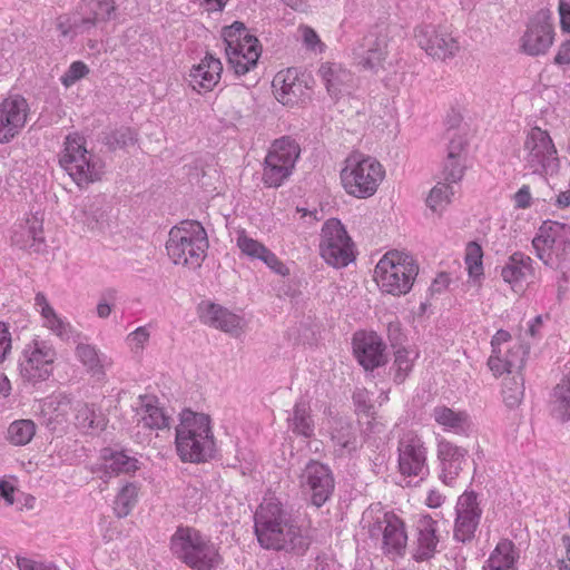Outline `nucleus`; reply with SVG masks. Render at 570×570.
<instances>
[{
    "label": "nucleus",
    "instance_id": "53",
    "mask_svg": "<svg viewBox=\"0 0 570 570\" xmlns=\"http://www.w3.org/2000/svg\"><path fill=\"white\" fill-rule=\"evenodd\" d=\"M150 333L146 326H139L127 335L126 342L131 351L141 352L148 343Z\"/></svg>",
    "mask_w": 570,
    "mask_h": 570
},
{
    "label": "nucleus",
    "instance_id": "59",
    "mask_svg": "<svg viewBox=\"0 0 570 570\" xmlns=\"http://www.w3.org/2000/svg\"><path fill=\"white\" fill-rule=\"evenodd\" d=\"M16 564L19 570H56L52 566L38 562L30 558L17 556Z\"/></svg>",
    "mask_w": 570,
    "mask_h": 570
},
{
    "label": "nucleus",
    "instance_id": "50",
    "mask_svg": "<svg viewBox=\"0 0 570 570\" xmlns=\"http://www.w3.org/2000/svg\"><path fill=\"white\" fill-rule=\"evenodd\" d=\"M236 245L242 254L253 259H259L267 249L263 243L250 237L245 229L237 232Z\"/></svg>",
    "mask_w": 570,
    "mask_h": 570
},
{
    "label": "nucleus",
    "instance_id": "56",
    "mask_svg": "<svg viewBox=\"0 0 570 570\" xmlns=\"http://www.w3.org/2000/svg\"><path fill=\"white\" fill-rule=\"evenodd\" d=\"M184 175L189 178H199L212 175V168L205 165V160L203 158H193L190 163L184 165Z\"/></svg>",
    "mask_w": 570,
    "mask_h": 570
},
{
    "label": "nucleus",
    "instance_id": "51",
    "mask_svg": "<svg viewBox=\"0 0 570 570\" xmlns=\"http://www.w3.org/2000/svg\"><path fill=\"white\" fill-rule=\"evenodd\" d=\"M343 187L347 194L357 197L366 198L372 196L377 190L376 180H342Z\"/></svg>",
    "mask_w": 570,
    "mask_h": 570
},
{
    "label": "nucleus",
    "instance_id": "47",
    "mask_svg": "<svg viewBox=\"0 0 570 570\" xmlns=\"http://www.w3.org/2000/svg\"><path fill=\"white\" fill-rule=\"evenodd\" d=\"M137 142V132L129 127H120L104 136V144L109 150L127 149Z\"/></svg>",
    "mask_w": 570,
    "mask_h": 570
},
{
    "label": "nucleus",
    "instance_id": "28",
    "mask_svg": "<svg viewBox=\"0 0 570 570\" xmlns=\"http://www.w3.org/2000/svg\"><path fill=\"white\" fill-rule=\"evenodd\" d=\"M387 40L383 35L370 32L362 43L353 50L354 59L365 69H375L386 56Z\"/></svg>",
    "mask_w": 570,
    "mask_h": 570
},
{
    "label": "nucleus",
    "instance_id": "24",
    "mask_svg": "<svg viewBox=\"0 0 570 570\" xmlns=\"http://www.w3.org/2000/svg\"><path fill=\"white\" fill-rule=\"evenodd\" d=\"M276 99L284 106H295L303 101L306 95V86L298 78L295 68L278 71L272 82Z\"/></svg>",
    "mask_w": 570,
    "mask_h": 570
},
{
    "label": "nucleus",
    "instance_id": "22",
    "mask_svg": "<svg viewBox=\"0 0 570 570\" xmlns=\"http://www.w3.org/2000/svg\"><path fill=\"white\" fill-rule=\"evenodd\" d=\"M481 509L474 492H464L458 499L454 538L465 542L475 533L481 518Z\"/></svg>",
    "mask_w": 570,
    "mask_h": 570
},
{
    "label": "nucleus",
    "instance_id": "36",
    "mask_svg": "<svg viewBox=\"0 0 570 570\" xmlns=\"http://www.w3.org/2000/svg\"><path fill=\"white\" fill-rule=\"evenodd\" d=\"M551 415L560 422L570 421V373L552 389L549 397Z\"/></svg>",
    "mask_w": 570,
    "mask_h": 570
},
{
    "label": "nucleus",
    "instance_id": "12",
    "mask_svg": "<svg viewBox=\"0 0 570 570\" xmlns=\"http://www.w3.org/2000/svg\"><path fill=\"white\" fill-rule=\"evenodd\" d=\"M532 245L537 256L546 265L552 266L570 254V227L557 222L544 224Z\"/></svg>",
    "mask_w": 570,
    "mask_h": 570
},
{
    "label": "nucleus",
    "instance_id": "44",
    "mask_svg": "<svg viewBox=\"0 0 570 570\" xmlns=\"http://www.w3.org/2000/svg\"><path fill=\"white\" fill-rule=\"evenodd\" d=\"M464 264L469 277L475 286L480 287L483 278V250L478 243H468L465 247Z\"/></svg>",
    "mask_w": 570,
    "mask_h": 570
},
{
    "label": "nucleus",
    "instance_id": "26",
    "mask_svg": "<svg viewBox=\"0 0 570 570\" xmlns=\"http://www.w3.org/2000/svg\"><path fill=\"white\" fill-rule=\"evenodd\" d=\"M501 276L513 292H523L524 284L534 277L533 261L530 256L515 252L502 267Z\"/></svg>",
    "mask_w": 570,
    "mask_h": 570
},
{
    "label": "nucleus",
    "instance_id": "14",
    "mask_svg": "<svg viewBox=\"0 0 570 570\" xmlns=\"http://www.w3.org/2000/svg\"><path fill=\"white\" fill-rule=\"evenodd\" d=\"M301 154L295 139L283 136L275 139L265 157V175L268 178H288Z\"/></svg>",
    "mask_w": 570,
    "mask_h": 570
},
{
    "label": "nucleus",
    "instance_id": "21",
    "mask_svg": "<svg viewBox=\"0 0 570 570\" xmlns=\"http://www.w3.org/2000/svg\"><path fill=\"white\" fill-rule=\"evenodd\" d=\"M436 455L441 466L440 479L444 484L453 485L466 464L468 450L441 438L438 441Z\"/></svg>",
    "mask_w": 570,
    "mask_h": 570
},
{
    "label": "nucleus",
    "instance_id": "48",
    "mask_svg": "<svg viewBox=\"0 0 570 570\" xmlns=\"http://www.w3.org/2000/svg\"><path fill=\"white\" fill-rule=\"evenodd\" d=\"M452 187L446 181H438L426 198L428 207L434 213H441L451 203Z\"/></svg>",
    "mask_w": 570,
    "mask_h": 570
},
{
    "label": "nucleus",
    "instance_id": "34",
    "mask_svg": "<svg viewBox=\"0 0 570 570\" xmlns=\"http://www.w3.org/2000/svg\"><path fill=\"white\" fill-rule=\"evenodd\" d=\"M75 424L83 433L98 434L107 426V417L92 404L79 403L75 406Z\"/></svg>",
    "mask_w": 570,
    "mask_h": 570
},
{
    "label": "nucleus",
    "instance_id": "25",
    "mask_svg": "<svg viewBox=\"0 0 570 570\" xmlns=\"http://www.w3.org/2000/svg\"><path fill=\"white\" fill-rule=\"evenodd\" d=\"M77 14L76 28L89 31L116 17L115 0H81Z\"/></svg>",
    "mask_w": 570,
    "mask_h": 570
},
{
    "label": "nucleus",
    "instance_id": "27",
    "mask_svg": "<svg viewBox=\"0 0 570 570\" xmlns=\"http://www.w3.org/2000/svg\"><path fill=\"white\" fill-rule=\"evenodd\" d=\"M222 72V61L212 53H206L200 62L190 70V86L198 92L202 90L210 91L219 82Z\"/></svg>",
    "mask_w": 570,
    "mask_h": 570
},
{
    "label": "nucleus",
    "instance_id": "32",
    "mask_svg": "<svg viewBox=\"0 0 570 570\" xmlns=\"http://www.w3.org/2000/svg\"><path fill=\"white\" fill-rule=\"evenodd\" d=\"M416 530L417 543L414 557L416 560L430 559L434 554L439 542L436 521L430 515H422L417 521Z\"/></svg>",
    "mask_w": 570,
    "mask_h": 570
},
{
    "label": "nucleus",
    "instance_id": "23",
    "mask_svg": "<svg viewBox=\"0 0 570 570\" xmlns=\"http://www.w3.org/2000/svg\"><path fill=\"white\" fill-rule=\"evenodd\" d=\"M200 321L230 335H239L244 328V320L227 308L212 303L202 302L198 305Z\"/></svg>",
    "mask_w": 570,
    "mask_h": 570
},
{
    "label": "nucleus",
    "instance_id": "8",
    "mask_svg": "<svg viewBox=\"0 0 570 570\" xmlns=\"http://www.w3.org/2000/svg\"><path fill=\"white\" fill-rule=\"evenodd\" d=\"M446 130L449 145L443 164L444 178H463L472 167V158L469 156L470 130L462 122L459 115L450 117Z\"/></svg>",
    "mask_w": 570,
    "mask_h": 570
},
{
    "label": "nucleus",
    "instance_id": "3",
    "mask_svg": "<svg viewBox=\"0 0 570 570\" xmlns=\"http://www.w3.org/2000/svg\"><path fill=\"white\" fill-rule=\"evenodd\" d=\"M420 273L417 261L404 250H387L377 261L373 281L383 295L402 297L414 287Z\"/></svg>",
    "mask_w": 570,
    "mask_h": 570
},
{
    "label": "nucleus",
    "instance_id": "52",
    "mask_svg": "<svg viewBox=\"0 0 570 570\" xmlns=\"http://www.w3.org/2000/svg\"><path fill=\"white\" fill-rule=\"evenodd\" d=\"M89 73L88 66L82 61H73L67 71L61 76V82L66 87H70L81 78Z\"/></svg>",
    "mask_w": 570,
    "mask_h": 570
},
{
    "label": "nucleus",
    "instance_id": "29",
    "mask_svg": "<svg viewBox=\"0 0 570 570\" xmlns=\"http://www.w3.org/2000/svg\"><path fill=\"white\" fill-rule=\"evenodd\" d=\"M75 411L72 400L66 394H55L41 402L40 416L51 430L66 424L70 413Z\"/></svg>",
    "mask_w": 570,
    "mask_h": 570
},
{
    "label": "nucleus",
    "instance_id": "19",
    "mask_svg": "<svg viewBox=\"0 0 570 570\" xmlns=\"http://www.w3.org/2000/svg\"><path fill=\"white\" fill-rule=\"evenodd\" d=\"M302 488L309 493L312 504L320 508L333 493L334 478L326 465L313 461L303 472Z\"/></svg>",
    "mask_w": 570,
    "mask_h": 570
},
{
    "label": "nucleus",
    "instance_id": "62",
    "mask_svg": "<svg viewBox=\"0 0 570 570\" xmlns=\"http://www.w3.org/2000/svg\"><path fill=\"white\" fill-rule=\"evenodd\" d=\"M332 440L341 448H347L352 441L351 426L341 424L340 433L333 434Z\"/></svg>",
    "mask_w": 570,
    "mask_h": 570
},
{
    "label": "nucleus",
    "instance_id": "4",
    "mask_svg": "<svg viewBox=\"0 0 570 570\" xmlns=\"http://www.w3.org/2000/svg\"><path fill=\"white\" fill-rule=\"evenodd\" d=\"M170 551L191 570H214L222 563L219 548L199 530L178 527L170 537Z\"/></svg>",
    "mask_w": 570,
    "mask_h": 570
},
{
    "label": "nucleus",
    "instance_id": "46",
    "mask_svg": "<svg viewBox=\"0 0 570 570\" xmlns=\"http://www.w3.org/2000/svg\"><path fill=\"white\" fill-rule=\"evenodd\" d=\"M139 488L134 483L124 485L114 501V512L118 518L129 515L138 500Z\"/></svg>",
    "mask_w": 570,
    "mask_h": 570
},
{
    "label": "nucleus",
    "instance_id": "17",
    "mask_svg": "<svg viewBox=\"0 0 570 570\" xmlns=\"http://www.w3.org/2000/svg\"><path fill=\"white\" fill-rule=\"evenodd\" d=\"M353 354L366 371L385 365L386 344L374 331H357L352 338Z\"/></svg>",
    "mask_w": 570,
    "mask_h": 570
},
{
    "label": "nucleus",
    "instance_id": "54",
    "mask_svg": "<svg viewBox=\"0 0 570 570\" xmlns=\"http://www.w3.org/2000/svg\"><path fill=\"white\" fill-rule=\"evenodd\" d=\"M259 261L265 263L266 266L271 268V271H273L275 274H278L281 276L289 275V268L269 248L265 250Z\"/></svg>",
    "mask_w": 570,
    "mask_h": 570
},
{
    "label": "nucleus",
    "instance_id": "39",
    "mask_svg": "<svg viewBox=\"0 0 570 570\" xmlns=\"http://www.w3.org/2000/svg\"><path fill=\"white\" fill-rule=\"evenodd\" d=\"M137 415L139 424L149 430H161L169 425V417L154 397L145 396L141 399Z\"/></svg>",
    "mask_w": 570,
    "mask_h": 570
},
{
    "label": "nucleus",
    "instance_id": "60",
    "mask_svg": "<svg viewBox=\"0 0 570 570\" xmlns=\"http://www.w3.org/2000/svg\"><path fill=\"white\" fill-rule=\"evenodd\" d=\"M450 283H451V278L448 273H444V272L439 273L435 276V278L432 281V283L429 287V292L432 296L442 294L448 289Z\"/></svg>",
    "mask_w": 570,
    "mask_h": 570
},
{
    "label": "nucleus",
    "instance_id": "58",
    "mask_svg": "<svg viewBox=\"0 0 570 570\" xmlns=\"http://www.w3.org/2000/svg\"><path fill=\"white\" fill-rule=\"evenodd\" d=\"M12 350V337L7 323L0 322V364L3 363Z\"/></svg>",
    "mask_w": 570,
    "mask_h": 570
},
{
    "label": "nucleus",
    "instance_id": "35",
    "mask_svg": "<svg viewBox=\"0 0 570 570\" xmlns=\"http://www.w3.org/2000/svg\"><path fill=\"white\" fill-rule=\"evenodd\" d=\"M12 243L20 248H32L43 242L42 220L37 216L28 217L19 223L12 234Z\"/></svg>",
    "mask_w": 570,
    "mask_h": 570
},
{
    "label": "nucleus",
    "instance_id": "7",
    "mask_svg": "<svg viewBox=\"0 0 570 570\" xmlns=\"http://www.w3.org/2000/svg\"><path fill=\"white\" fill-rule=\"evenodd\" d=\"M525 175L552 177L559 175L560 159L557 148L547 130L532 127L524 140Z\"/></svg>",
    "mask_w": 570,
    "mask_h": 570
},
{
    "label": "nucleus",
    "instance_id": "16",
    "mask_svg": "<svg viewBox=\"0 0 570 570\" xmlns=\"http://www.w3.org/2000/svg\"><path fill=\"white\" fill-rule=\"evenodd\" d=\"M29 104L20 95H10L0 101V144L14 139L23 129Z\"/></svg>",
    "mask_w": 570,
    "mask_h": 570
},
{
    "label": "nucleus",
    "instance_id": "33",
    "mask_svg": "<svg viewBox=\"0 0 570 570\" xmlns=\"http://www.w3.org/2000/svg\"><path fill=\"white\" fill-rule=\"evenodd\" d=\"M435 423L445 432L465 433L471 426L470 415L465 411H455L445 405H438L432 411Z\"/></svg>",
    "mask_w": 570,
    "mask_h": 570
},
{
    "label": "nucleus",
    "instance_id": "2",
    "mask_svg": "<svg viewBox=\"0 0 570 570\" xmlns=\"http://www.w3.org/2000/svg\"><path fill=\"white\" fill-rule=\"evenodd\" d=\"M175 448L183 462L204 463L213 458L215 436L209 415L184 410L176 426Z\"/></svg>",
    "mask_w": 570,
    "mask_h": 570
},
{
    "label": "nucleus",
    "instance_id": "61",
    "mask_svg": "<svg viewBox=\"0 0 570 570\" xmlns=\"http://www.w3.org/2000/svg\"><path fill=\"white\" fill-rule=\"evenodd\" d=\"M558 11L562 32L570 33V3L566 0H560Z\"/></svg>",
    "mask_w": 570,
    "mask_h": 570
},
{
    "label": "nucleus",
    "instance_id": "11",
    "mask_svg": "<svg viewBox=\"0 0 570 570\" xmlns=\"http://www.w3.org/2000/svg\"><path fill=\"white\" fill-rule=\"evenodd\" d=\"M59 164L70 178H100L105 174V163L98 157L88 156L80 137H67Z\"/></svg>",
    "mask_w": 570,
    "mask_h": 570
},
{
    "label": "nucleus",
    "instance_id": "64",
    "mask_svg": "<svg viewBox=\"0 0 570 570\" xmlns=\"http://www.w3.org/2000/svg\"><path fill=\"white\" fill-rule=\"evenodd\" d=\"M562 546L564 548V553L558 560L560 570H570V537L563 535Z\"/></svg>",
    "mask_w": 570,
    "mask_h": 570
},
{
    "label": "nucleus",
    "instance_id": "45",
    "mask_svg": "<svg viewBox=\"0 0 570 570\" xmlns=\"http://www.w3.org/2000/svg\"><path fill=\"white\" fill-rule=\"evenodd\" d=\"M289 426L295 434L304 438H311L314 434V422L307 403L298 402L294 405Z\"/></svg>",
    "mask_w": 570,
    "mask_h": 570
},
{
    "label": "nucleus",
    "instance_id": "57",
    "mask_svg": "<svg viewBox=\"0 0 570 570\" xmlns=\"http://www.w3.org/2000/svg\"><path fill=\"white\" fill-rule=\"evenodd\" d=\"M79 21V16L77 12L72 18L69 17H59L57 22V29L59 30L60 35L63 37H73L79 33L87 32L86 30H80L76 28V23Z\"/></svg>",
    "mask_w": 570,
    "mask_h": 570
},
{
    "label": "nucleus",
    "instance_id": "9",
    "mask_svg": "<svg viewBox=\"0 0 570 570\" xmlns=\"http://www.w3.org/2000/svg\"><path fill=\"white\" fill-rule=\"evenodd\" d=\"M320 254L328 265L336 268L345 267L355 259L354 243L338 219H328L323 225Z\"/></svg>",
    "mask_w": 570,
    "mask_h": 570
},
{
    "label": "nucleus",
    "instance_id": "40",
    "mask_svg": "<svg viewBox=\"0 0 570 570\" xmlns=\"http://www.w3.org/2000/svg\"><path fill=\"white\" fill-rule=\"evenodd\" d=\"M35 304L40 312L45 327L60 337L68 334L70 324L55 312L42 293H38L36 295Z\"/></svg>",
    "mask_w": 570,
    "mask_h": 570
},
{
    "label": "nucleus",
    "instance_id": "6",
    "mask_svg": "<svg viewBox=\"0 0 570 570\" xmlns=\"http://www.w3.org/2000/svg\"><path fill=\"white\" fill-rule=\"evenodd\" d=\"M222 37L228 65L237 76L246 75L256 67L262 47L243 22L235 21L224 27Z\"/></svg>",
    "mask_w": 570,
    "mask_h": 570
},
{
    "label": "nucleus",
    "instance_id": "43",
    "mask_svg": "<svg viewBox=\"0 0 570 570\" xmlns=\"http://www.w3.org/2000/svg\"><path fill=\"white\" fill-rule=\"evenodd\" d=\"M523 364V352L520 347L513 351V358H504L503 348L492 350L488 365L495 376L510 373L514 368L521 367Z\"/></svg>",
    "mask_w": 570,
    "mask_h": 570
},
{
    "label": "nucleus",
    "instance_id": "42",
    "mask_svg": "<svg viewBox=\"0 0 570 570\" xmlns=\"http://www.w3.org/2000/svg\"><path fill=\"white\" fill-rule=\"evenodd\" d=\"M37 433V424L30 419H18L12 421L6 431V441L13 446L29 444Z\"/></svg>",
    "mask_w": 570,
    "mask_h": 570
},
{
    "label": "nucleus",
    "instance_id": "5",
    "mask_svg": "<svg viewBox=\"0 0 570 570\" xmlns=\"http://www.w3.org/2000/svg\"><path fill=\"white\" fill-rule=\"evenodd\" d=\"M208 246L204 226L196 220H183L170 229L166 250L174 264L196 268L205 259Z\"/></svg>",
    "mask_w": 570,
    "mask_h": 570
},
{
    "label": "nucleus",
    "instance_id": "49",
    "mask_svg": "<svg viewBox=\"0 0 570 570\" xmlns=\"http://www.w3.org/2000/svg\"><path fill=\"white\" fill-rule=\"evenodd\" d=\"M419 354L406 347H400L395 351L394 366L396 368L395 379L400 382L404 381L412 371Z\"/></svg>",
    "mask_w": 570,
    "mask_h": 570
},
{
    "label": "nucleus",
    "instance_id": "63",
    "mask_svg": "<svg viewBox=\"0 0 570 570\" xmlns=\"http://www.w3.org/2000/svg\"><path fill=\"white\" fill-rule=\"evenodd\" d=\"M554 62L560 66L570 65V38L560 45Z\"/></svg>",
    "mask_w": 570,
    "mask_h": 570
},
{
    "label": "nucleus",
    "instance_id": "38",
    "mask_svg": "<svg viewBox=\"0 0 570 570\" xmlns=\"http://www.w3.org/2000/svg\"><path fill=\"white\" fill-rule=\"evenodd\" d=\"M518 559L515 544L509 539H502L491 552L485 570H517Z\"/></svg>",
    "mask_w": 570,
    "mask_h": 570
},
{
    "label": "nucleus",
    "instance_id": "15",
    "mask_svg": "<svg viewBox=\"0 0 570 570\" xmlns=\"http://www.w3.org/2000/svg\"><path fill=\"white\" fill-rule=\"evenodd\" d=\"M370 533L372 537H382L384 553L403 554L407 543V533L404 521L396 513L392 511L382 513L370 527Z\"/></svg>",
    "mask_w": 570,
    "mask_h": 570
},
{
    "label": "nucleus",
    "instance_id": "30",
    "mask_svg": "<svg viewBox=\"0 0 570 570\" xmlns=\"http://www.w3.org/2000/svg\"><path fill=\"white\" fill-rule=\"evenodd\" d=\"M384 175L379 160L360 151L351 153L341 170V178H384Z\"/></svg>",
    "mask_w": 570,
    "mask_h": 570
},
{
    "label": "nucleus",
    "instance_id": "31",
    "mask_svg": "<svg viewBox=\"0 0 570 570\" xmlns=\"http://www.w3.org/2000/svg\"><path fill=\"white\" fill-rule=\"evenodd\" d=\"M318 76L332 97L337 98L351 92L353 75L341 63L328 61L322 63L318 69Z\"/></svg>",
    "mask_w": 570,
    "mask_h": 570
},
{
    "label": "nucleus",
    "instance_id": "37",
    "mask_svg": "<svg viewBox=\"0 0 570 570\" xmlns=\"http://www.w3.org/2000/svg\"><path fill=\"white\" fill-rule=\"evenodd\" d=\"M100 470L107 475H117L119 473H131L138 469V461L124 452L104 449L99 456Z\"/></svg>",
    "mask_w": 570,
    "mask_h": 570
},
{
    "label": "nucleus",
    "instance_id": "41",
    "mask_svg": "<svg viewBox=\"0 0 570 570\" xmlns=\"http://www.w3.org/2000/svg\"><path fill=\"white\" fill-rule=\"evenodd\" d=\"M75 355L91 375L101 376L105 374V368L108 363L96 346L85 343L78 344L75 350Z\"/></svg>",
    "mask_w": 570,
    "mask_h": 570
},
{
    "label": "nucleus",
    "instance_id": "18",
    "mask_svg": "<svg viewBox=\"0 0 570 570\" xmlns=\"http://www.w3.org/2000/svg\"><path fill=\"white\" fill-rule=\"evenodd\" d=\"M415 38L429 56L440 60L452 58L459 51L458 40L445 30L432 24L417 27Z\"/></svg>",
    "mask_w": 570,
    "mask_h": 570
},
{
    "label": "nucleus",
    "instance_id": "20",
    "mask_svg": "<svg viewBox=\"0 0 570 570\" xmlns=\"http://www.w3.org/2000/svg\"><path fill=\"white\" fill-rule=\"evenodd\" d=\"M399 471L403 476L423 478L426 472V449L424 442L414 434L404 436L399 443Z\"/></svg>",
    "mask_w": 570,
    "mask_h": 570
},
{
    "label": "nucleus",
    "instance_id": "13",
    "mask_svg": "<svg viewBox=\"0 0 570 570\" xmlns=\"http://www.w3.org/2000/svg\"><path fill=\"white\" fill-rule=\"evenodd\" d=\"M554 24L549 9L539 10L528 22L520 48L528 56L546 55L554 42Z\"/></svg>",
    "mask_w": 570,
    "mask_h": 570
},
{
    "label": "nucleus",
    "instance_id": "1",
    "mask_svg": "<svg viewBox=\"0 0 570 570\" xmlns=\"http://www.w3.org/2000/svg\"><path fill=\"white\" fill-rule=\"evenodd\" d=\"M254 530L259 546L266 550L304 554L312 542L302 528L275 498H265L254 515Z\"/></svg>",
    "mask_w": 570,
    "mask_h": 570
},
{
    "label": "nucleus",
    "instance_id": "10",
    "mask_svg": "<svg viewBox=\"0 0 570 570\" xmlns=\"http://www.w3.org/2000/svg\"><path fill=\"white\" fill-rule=\"evenodd\" d=\"M57 351L50 343L33 340L27 344L19 361L21 377L30 383L47 381L55 370Z\"/></svg>",
    "mask_w": 570,
    "mask_h": 570
},
{
    "label": "nucleus",
    "instance_id": "55",
    "mask_svg": "<svg viewBox=\"0 0 570 570\" xmlns=\"http://www.w3.org/2000/svg\"><path fill=\"white\" fill-rule=\"evenodd\" d=\"M299 31L302 35L303 43L308 50L320 52L324 51L325 45L321 41L318 35L313 28L303 26L299 28Z\"/></svg>",
    "mask_w": 570,
    "mask_h": 570
}]
</instances>
